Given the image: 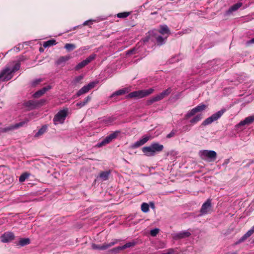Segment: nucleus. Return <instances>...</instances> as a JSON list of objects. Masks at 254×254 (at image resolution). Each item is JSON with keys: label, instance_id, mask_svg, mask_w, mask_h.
Segmentation results:
<instances>
[{"label": "nucleus", "instance_id": "obj_1", "mask_svg": "<svg viewBox=\"0 0 254 254\" xmlns=\"http://www.w3.org/2000/svg\"><path fill=\"white\" fill-rule=\"evenodd\" d=\"M20 67V64L17 63L12 69L6 67L0 72V81H8L12 78L13 73L18 70Z\"/></svg>", "mask_w": 254, "mask_h": 254}, {"label": "nucleus", "instance_id": "obj_2", "mask_svg": "<svg viewBox=\"0 0 254 254\" xmlns=\"http://www.w3.org/2000/svg\"><path fill=\"white\" fill-rule=\"evenodd\" d=\"M163 148V145L158 143H153L149 146L143 147L142 148V151L145 155L150 157L154 156L157 152L162 151Z\"/></svg>", "mask_w": 254, "mask_h": 254}, {"label": "nucleus", "instance_id": "obj_3", "mask_svg": "<svg viewBox=\"0 0 254 254\" xmlns=\"http://www.w3.org/2000/svg\"><path fill=\"white\" fill-rule=\"evenodd\" d=\"M201 158L209 162L214 161L217 157V153L213 150H203L199 152Z\"/></svg>", "mask_w": 254, "mask_h": 254}, {"label": "nucleus", "instance_id": "obj_4", "mask_svg": "<svg viewBox=\"0 0 254 254\" xmlns=\"http://www.w3.org/2000/svg\"><path fill=\"white\" fill-rule=\"evenodd\" d=\"M68 111V109L65 108L58 112L53 119L54 124L55 125L63 124L67 115Z\"/></svg>", "mask_w": 254, "mask_h": 254}, {"label": "nucleus", "instance_id": "obj_5", "mask_svg": "<svg viewBox=\"0 0 254 254\" xmlns=\"http://www.w3.org/2000/svg\"><path fill=\"white\" fill-rule=\"evenodd\" d=\"M171 92V89L168 88V89L162 91L160 94L152 97L149 100H147V105H151L155 102L160 101L163 99L164 97L167 96Z\"/></svg>", "mask_w": 254, "mask_h": 254}, {"label": "nucleus", "instance_id": "obj_6", "mask_svg": "<svg viewBox=\"0 0 254 254\" xmlns=\"http://www.w3.org/2000/svg\"><path fill=\"white\" fill-rule=\"evenodd\" d=\"M207 108V106L203 104H200L199 105L197 106L195 108L192 109L191 110L189 111L185 116V119L188 120L191 117L194 116L197 113L201 112L205 110Z\"/></svg>", "mask_w": 254, "mask_h": 254}, {"label": "nucleus", "instance_id": "obj_7", "mask_svg": "<svg viewBox=\"0 0 254 254\" xmlns=\"http://www.w3.org/2000/svg\"><path fill=\"white\" fill-rule=\"evenodd\" d=\"M225 112V110L223 109L213 114L211 117L205 120L203 122L202 125L203 126H206L211 124L212 122L217 120L219 118H220Z\"/></svg>", "mask_w": 254, "mask_h": 254}, {"label": "nucleus", "instance_id": "obj_8", "mask_svg": "<svg viewBox=\"0 0 254 254\" xmlns=\"http://www.w3.org/2000/svg\"><path fill=\"white\" fill-rule=\"evenodd\" d=\"M119 241V240L115 239L112 242L109 243L104 244L101 246L95 244H93L92 245V248L94 250H105L108 249L110 247L114 246L115 245L117 244Z\"/></svg>", "mask_w": 254, "mask_h": 254}, {"label": "nucleus", "instance_id": "obj_9", "mask_svg": "<svg viewBox=\"0 0 254 254\" xmlns=\"http://www.w3.org/2000/svg\"><path fill=\"white\" fill-rule=\"evenodd\" d=\"M211 200L208 199L202 205L200 210V215H204L209 213L211 209Z\"/></svg>", "mask_w": 254, "mask_h": 254}, {"label": "nucleus", "instance_id": "obj_10", "mask_svg": "<svg viewBox=\"0 0 254 254\" xmlns=\"http://www.w3.org/2000/svg\"><path fill=\"white\" fill-rule=\"evenodd\" d=\"M96 57V54H92L90 55L86 60H83L81 62L79 63L78 64H77L75 67V69L77 70L84 67L88 64H89L91 62L94 60L95 59Z\"/></svg>", "mask_w": 254, "mask_h": 254}, {"label": "nucleus", "instance_id": "obj_11", "mask_svg": "<svg viewBox=\"0 0 254 254\" xmlns=\"http://www.w3.org/2000/svg\"><path fill=\"white\" fill-rule=\"evenodd\" d=\"M191 235V233L189 231H183L175 234L173 235V238L176 240L182 239L189 237Z\"/></svg>", "mask_w": 254, "mask_h": 254}, {"label": "nucleus", "instance_id": "obj_12", "mask_svg": "<svg viewBox=\"0 0 254 254\" xmlns=\"http://www.w3.org/2000/svg\"><path fill=\"white\" fill-rule=\"evenodd\" d=\"M150 135L144 136L141 139L135 142L132 145L133 148H137L144 144L147 141L151 139Z\"/></svg>", "mask_w": 254, "mask_h": 254}, {"label": "nucleus", "instance_id": "obj_13", "mask_svg": "<svg viewBox=\"0 0 254 254\" xmlns=\"http://www.w3.org/2000/svg\"><path fill=\"white\" fill-rule=\"evenodd\" d=\"M14 239V235L12 232H6L1 236V241L3 243H7Z\"/></svg>", "mask_w": 254, "mask_h": 254}, {"label": "nucleus", "instance_id": "obj_14", "mask_svg": "<svg viewBox=\"0 0 254 254\" xmlns=\"http://www.w3.org/2000/svg\"><path fill=\"white\" fill-rule=\"evenodd\" d=\"M26 122H21L19 123L13 125L9 126L7 127H4L2 129V131L7 132L9 130H12L16 128H18L19 127H21L23 126L25 124Z\"/></svg>", "mask_w": 254, "mask_h": 254}, {"label": "nucleus", "instance_id": "obj_15", "mask_svg": "<svg viewBox=\"0 0 254 254\" xmlns=\"http://www.w3.org/2000/svg\"><path fill=\"white\" fill-rule=\"evenodd\" d=\"M127 98H141L144 97L143 94L142 90H138L136 91H133L132 92L130 93L127 96Z\"/></svg>", "mask_w": 254, "mask_h": 254}, {"label": "nucleus", "instance_id": "obj_16", "mask_svg": "<svg viewBox=\"0 0 254 254\" xmlns=\"http://www.w3.org/2000/svg\"><path fill=\"white\" fill-rule=\"evenodd\" d=\"M254 233V225L239 240L238 243H242L250 237Z\"/></svg>", "mask_w": 254, "mask_h": 254}, {"label": "nucleus", "instance_id": "obj_17", "mask_svg": "<svg viewBox=\"0 0 254 254\" xmlns=\"http://www.w3.org/2000/svg\"><path fill=\"white\" fill-rule=\"evenodd\" d=\"M254 122V116H249L246 118L244 121L239 123V125L244 126L245 125H250Z\"/></svg>", "mask_w": 254, "mask_h": 254}, {"label": "nucleus", "instance_id": "obj_18", "mask_svg": "<svg viewBox=\"0 0 254 254\" xmlns=\"http://www.w3.org/2000/svg\"><path fill=\"white\" fill-rule=\"evenodd\" d=\"M128 91H129V90L128 88H124L122 89L116 91L115 92H114V93H113L111 95V97L112 98L115 96H119V95H123L126 93H128Z\"/></svg>", "mask_w": 254, "mask_h": 254}, {"label": "nucleus", "instance_id": "obj_19", "mask_svg": "<svg viewBox=\"0 0 254 254\" xmlns=\"http://www.w3.org/2000/svg\"><path fill=\"white\" fill-rule=\"evenodd\" d=\"M50 88V87L43 88L42 89L36 92L33 94V97L34 98H38V97L41 96L42 95H43L46 92V91H47Z\"/></svg>", "mask_w": 254, "mask_h": 254}, {"label": "nucleus", "instance_id": "obj_20", "mask_svg": "<svg viewBox=\"0 0 254 254\" xmlns=\"http://www.w3.org/2000/svg\"><path fill=\"white\" fill-rule=\"evenodd\" d=\"M159 32L163 35L165 34H169L170 33L169 29L166 25H161Z\"/></svg>", "mask_w": 254, "mask_h": 254}, {"label": "nucleus", "instance_id": "obj_21", "mask_svg": "<svg viewBox=\"0 0 254 254\" xmlns=\"http://www.w3.org/2000/svg\"><path fill=\"white\" fill-rule=\"evenodd\" d=\"M71 57L69 56H62L59 58V59L56 61V64L57 65H60L63 63H65L68 61Z\"/></svg>", "mask_w": 254, "mask_h": 254}, {"label": "nucleus", "instance_id": "obj_22", "mask_svg": "<svg viewBox=\"0 0 254 254\" xmlns=\"http://www.w3.org/2000/svg\"><path fill=\"white\" fill-rule=\"evenodd\" d=\"M111 173L110 171L102 172L100 173L99 175L100 178L101 179L102 181L107 180L109 178V176Z\"/></svg>", "mask_w": 254, "mask_h": 254}, {"label": "nucleus", "instance_id": "obj_23", "mask_svg": "<svg viewBox=\"0 0 254 254\" xmlns=\"http://www.w3.org/2000/svg\"><path fill=\"white\" fill-rule=\"evenodd\" d=\"M242 6V2H238L233 5H232L228 10V13H231L233 11H235L238 9L240 7H241Z\"/></svg>", "mask_w": 254, "mask_h": 254}, {"label": "nucleus", "instance_id": "obj_24", "mask_svg": "<svg viewBox=\"0 0 254 254\" xmlns=\"http://www.w3.org/2000/svg\"><path fill=\"white\" fill-rule=\"evenodd\" d=\"M38 103L33 100H30L25 103V106L30 108L31 109H34L37 106Z\"/></svg>", "mask_w": 254, "mask_h": 254}, {"label": "nucleus", "instance_id": "obj_25", "mask_svg": "<svg viewBox=\"0 0 254 254\" xmlns=\"http://www.w3.org/2000/svg\"><path fill=\"white\" fill-rule=\"evenodd\" d=\"M56 44V41L54 39L49 40L47 41H46L43 44V47L44 48L49 47L52 46L53 45H55Z\"/></svg>", "mask_w": 254, "mask_h": 254}, {"label": "nucleus", "instance_id": "obj_26", "mask_svg": "<svg viewBox=\"0 0 254 254\" xmlns=\"http://www.w3.org/2000/svg\"><path fill=\"white\" fill-rule=\"evenodd\" d=\"M202 115L198 114L194 116L192 119L190 120V123L192 124H195L199 121H200L202 119Z\"/></svg>", "mask_w": 254, "mask_h": 254}, {"label": "nucleus", "instance_id": "obj_27", "mask_svg": "<svg viewBox=\"0 0 254 254\" xmlns=\"http://www.w3.org/2000/svg\"><path fill=\"white\" fill-rule=\"evenodd\" d=\"M89 91V88L86 85L82 87L77 93V96H80V95L88 92Z\"/></svg>", "mask_w": 254, "mask_h": 254}, {"label": "nucleus", "instance_id": "obj_28", "mask_svg": "<svg viewBox=\"0 0 254 254\" xmlns=\"http://www.w3.org/2000/svg\"><path fill=\"white\" fill-rule=\"evenodd\" d=\"M115 120V118L114 117H109L104 118L102 121L104 124L109 125L112 123Z\"/></svg>", "mask_w": 254, "mask_h": 254}, {"label": "nucleus", "instance_id": "obj_29", "mask_svg": "<svg viewBox=\"0 0 254 254\" xmlns=\"http://www.w3.org/2000/svg\"><path fill=\"white\" fill-rule=\"evenodd\" d=\"M112 141V139H111V138L108 135L98 144V146L101 147L103 145H105L106 144L110 143Z\"/></svg>", "mask_w": 254, "mask_h": 254}, {"label": "nucleus", "instance_id": "obj_30", "mask_svg": "<svg viewBox=\"0 0 254 254\" xmlns=\"http://www.w3.org/2000/svg\"><path fill=\"white\" fill-rule=\"evenodd\" d=\"M30 243V240L28 238L21 239L18 242V245L24 246Z\"/></svg>", "mask_w": 254, "mask_h": 254}, {"label": "nucleus", "instance_id": "obj_31", "mask_svg": "<svg viewBox=\"0 0 254 254\" xmlns=\"http://www.w3.org/2000/svg\"><path fill=\"white\" fill-rule=\"evenodd\" d=\"M136 243L134 241L129 242L127 243L126 244L122 246V247L124 250L126 249L134 247L136 245Z\"/></svg>", "mask_w": 254, "mask_h": 254}, {"label": "nucleus", "instance_id": "obj_32", "mask_svg": "<svg viewBox=\"0 0 254 254\" xmlns=\"http://www.w3.org/2000/svg\"><path fill=\"white\" fill-rule=\"evenodd\" d=\"M47 126H43L38 131V132L35 134V136L38 137L42 134H43L45 132H46L47 130Z\"/></svg>", "mask_w": 254, "mask_h": 254}, {"label": "nucleus", "instance_id": "obj_33", "mask_svg": "<svg viewBox=\"0 0 254 254\" xmlns=\"http://www.w3.org/2000/svg\"><path fill=\"white\" fill-rule=\"evenodd\" d=\"M64 48L67 51H70L73 50L74 49L76 48L75 45L73 44H66L64 46Z\"/></svg>", "mask_w": 254, "mask_h": 254}, {"label": "nucleus", "instance_id": "obj_34", "mask_svg": "<svg viewBox=\"0 0 254 254\" xmlns=\"http://www.w3.org/2000/svg\"><path fill=\"white\" fill-rule=\"evenodd\" d=\"M149 204L143 202L141 205V209L143 212L146 213L149 211Z\"/></svg>", "mask_w": 254, "mask_h": 254}, {"label": "nucleus", "instance_id": "obj_35", "mask_svg": "<svg viewBox=\"0 0 254 254\" xmlns=\"http://www.w3.org/2000/svg\"><path fill=\"white\" fill-rule=\"evenodd\" d=\"M130 14L129 12H121L117 14V17L120 18H125L129 16Z\"/></svg>", "mask_w": 254, "mask_h": 254}, {"label": "nucleus", "instance_id": "obj_36", "mask_svg": "<svg viewBox=\"0 0 254 254\" xmlns=\"http://www.w3.org/2000/svg\"><path fill=\"white\" fill-rule=\"evenodd\" d=\"M142 90L143 91V96L145 97V96H147L151 94V93H152L154 90L153 88H149L147 90Z\"/></svg>", "mask_w": 254, "mask_h": 254}, {"label": "nucleus", "instance_id": "obj_37", "mask_svg": "<svg viewBox=\"0 0 254 254\" xmlns=\"http://www.w3.org/2000/svg\"><path fill=\"white\" fill-rule=\"evenodd\" d=\"M166 38V37L165 38H163L162 36H158L156 37V41L158 45H161L164 43V41Z\"/></svg>", "mask_w": 254, "mask_h": 254}, {"label": "nucleus", "instance_id": "obj_38", "mask_svg": "<svg viewBox=\"0 0 254 254\" xmlns=\"http://www.w3.org/2000/svg\"><path fill=\"white\" fill-rule=\"evenodd\" d=\"M123 250L122 246H119L116 248H113L112 249L110 252L113 254H118L121 251Z\"/></svg>", "mask_w": 254, "mask_h": 254}, {"label": "nucleus", "instance_id": "obj_39", "mask_svg": "<svg viewBox=\"0 0 254 254\" xmlns=\"http://www.w3.org/2000/svg\"><path fill=\"white\" fill-rule=\"evenodd\" d=\"M120 132V131H116L114 132L113 133H112L110 134H109V136L111 138V139H112V140H113V139H114L117 137V136L119 135Z\"/></svg>", "mask_w": 254, "mask_h": 254}, {"label": "nucleus", "instance_id": "obj_40", "mask_svg": "<svg viewBox=\"0 0 254 254\" xmlns=\"http://www.w3.org/2000/svg\"><path fill=\"white\" fill-rule=\"evenodd\" d=\"M159 229L158 228H155L152 229L150 232V234L152 237L156 236L159 233Z\"/></svg>", "mask_w": 254, "mask_h": 254}, {"label": "nucleus", "instance_id": "obj_41", "mask_svg": "<svg viewBox=\"0 0 254 254\" xmlns=\"http://www.w3.org/2000/svg\"><path fill=\"white\" fill-rule=\"evenodd\" d=\"M29 175L26 174L24 173L22 174L19 178V181L20 182H23L28 177Z\"/></svg>", "mask_w": 254, "mask_h": 254}, {"label": "nucleus", "instance_id": "obj_42", "mask_svg": "<svg viewBox=\"0 0 254 254\" xmlns=\"http://www.w3.org/2000/svg\"><path fill=\"white\" fill-rule=\"evenodd\" d=\"M177 132V130H175V129H173L170 133H169L168 134H167V135L166 136V137L168 138H171L173 136H175L176 133Z\"/></svg>", "mask_w": 254, "mask_h": 254}, {"label": "nucleus", "instance_id": "obj_43", "mask_svg": "<svg viewBox=\"0 0 254 254\" xmlns=\"http://www.w3.org/2000/svg\"><path fill=\"white\" fill-rule=\"evenodd\" d=\"M95 83L94 82H90L88 85H87V87L89 88L90 90L92 88H94L95 86Z\"/></svg>", "mask_w": 254, "mask_h": 254}, {"label": "nucleus", "instance_id": "obj_44", "mask_svg": "<svg viewBox=\"0 0 254 254\" xmlns=\"http://www.w3.org/2000/svg\"><path fill=\"white\" fill-rule=\"evenodd\" d=\"M83 78V77L82 76H78L77 77H76L74 81L75 83H77L79 82L81 80H82Z\"/></svg>", "mask_w": 254, "mask_h": 254}, {"label": "nucleus", "instance_id": "obj_45", "mask_svg": "<svg viewBox=\"0 0 254 254\" xmlns=\"http://www.w3.org/2000/svg\"><path fill=\"white\" fill-rule=\"evenodd\" d=\"M91 99V97L89 96H88L85 99L84 101H83L84 104L86 105Z\"/></svg>", "mask_w": 254, "mask_h": 254}, {"label": "nucleus", "instance_id": "obj_46", "mask_svg": "<svg viewBox=\"0 0 254 254\" xmlns=\"http://www.w3.org/2000/svg\"><path fill=\"white\" fill-rule=\"evenodd\" d=\"M85 105L84 104L83 102H80L76 104V106H78L79 108H81Z\"/></svg>", "mask_w": 254, "mask_h": 254}, {"label": "nucleus", "instance_id": "obj_47", "mask_svg": "<svg viewBox=\"0 0 254 254\" xmlns=\"http://www.w3.org/2000/svg\"><path fill=\"white\" fill-rule=\"evenodd\" d=\"M247 44L248 45H250V44H254V38L252 39L251 40L248 41L247 42Z\"/></svg>", "mask_w": 254, "mask_h": 254}, {"label": "nucleus", "instance_id": "obj_48", "mask_svg": "<svg viewBox=\"0 0 254 254\" xmlns=\"http://www.w3.org/2000/svg\"><path fill=\"white\" fill-rule=\"evenodd\" d=\"M41 82V79H38V80H36L34 81H33V85L34 86L36 85V84H38L39 82Z\"/></svg>", "mask_w": 254, "mask_h": 254}, {"label": "nucleus", "instance_id": "obj_49", "mask_svg": "<svg viewBox=\"0 0 254 254\" xmlns=\"http://www.w3.org/2000/svg\"><path fill=\"white\" fill-rule=\"evenodd\" d=\"M183 128L184 131H188L190 130V128L188 126H184Z\"/></svg>", "mask_w": 254, "mask_h": 254}, {"label": "nucleus", "instance_id": "obj_50", "mask_svg": "<svg viewBox=\"0 0 254 254\" xmlns=\"http://www.w3.org/2000/svg\"><path fill=\"white\" fill-rule=\"evenodd\" d=\"M149 205L151 206V208H152L153 209H154L155 208V205H154V204L153 202H150L149 203Z\"/></svg>", "mask_w": 254, "mask_h": 254}, {"label": "nucleus", "instance_id": "obj_51", "mask_svg": "<svg viewBox=\"0 0 254 254\" xmlns=\"http://www.w3.org/2000/svg\"><path fill=\"white\" fill-rule=\"evenodd\" d=\"M134 51V49H132V50H131L128 51L127 52V54H132V53H133Z\"/></svg>", "mask_w": 254, "mask_h": 254}, {"label": "nucleus", "instance_id": "obj_52", "mask_svg": "<svg viewBox=\"0 0 254 254\" xmlns=\"http://www.w3.org/2000/svg\"><path fill=\"white\" fill-rule=\"evenodd\" d=\"M91 21H86L83 23V25H87L88 24V23L90 22Z\"/></svg>", "mask_w": 254, "mask_h": 254}, {"label": "nucleus", "instance_id": "obj_53", "mask_svg": "<svg viewBox=\"0 0 254 254\" xmlns=\"http://www.w3.org/2000/svg\"><path fill=\"white\" fill-rule=\"evenodd\" d=\"M23 61H24L23 58V57H21V58H19V61H18V62L17 63H20V62Z\"/></svg>", "mask_w": 254, "mask_h": 254}, {"label": "nucleus", "instance_id": "obj_54", "mask_svg": "<svg viewBox=\"0 0 254 254\" xmlns=\"http://www.w3.org/2000/svg\"><path fill=\"white\" fill-rule=\"evenodd\" d=\"M227 254H238L237 252H234L232 253H228Z\"/></svg>", "mask_w": 254, "mask_h": 254}, {"label": "nucleus", "instance_id": "obj_55", "mask_svg": "<svg viewBox=\"0 0 254 254\" xmlns=\"http://www.w3.org/2000/svg\"><path fill=\"white\" fill-rule=\"evenodd\" d=\"M151 14L152 15H153V14H157V12H152Z\"/></svg>", "mask_w": 254, "mask_h": 254}]
</instances>
